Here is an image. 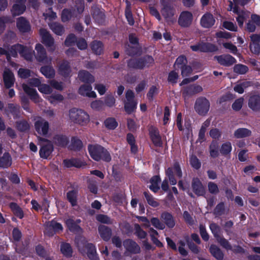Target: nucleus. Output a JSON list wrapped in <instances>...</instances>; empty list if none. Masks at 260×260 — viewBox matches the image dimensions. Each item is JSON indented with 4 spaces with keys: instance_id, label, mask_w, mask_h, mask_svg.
I'll return each instance as SVG.
<instances>
[{
    "instance_id": "1",
    "label": "nucleus",
    "mask_w": 260,
    "mask_h": 260,
    "mask_svg": "<svg viewBox=\"0 0 260 260\" xmlns=\"http://www.w3.org/2000/svg\"><path fill=\"white\" fill-rule=\"evenodd\" d=\"M87 149L90 157L95 161L110 162L111 156L108 150L99 144H89Z\"/></svg>"
},
{
    "instance_id": "2",
    "label": "nucleus",
    "mask_w": 260,
    "mask_h": 260,
    "mask_svg": "<svg viewBox=\"0 0 260 260\" xmlns=\"http://www.w3.org/2000/svg\"><path fill=\"white\" fill-rule=\"evenodd\" d=\"M69 117L75 123L85 125L89 121V116L84 111L73 108L69 110Z\"/></svg>"
},
{
    "instance_id": "3",
    "label": "nucleus",
    "mask_w": 260,
    "mask_h": 260,
    "mask_svg": "<svg viewBox=\"0 0 260 260\" xmlns=\"http://www.w3.org/2000/svg\"><path fill=\"white\" fill-rule=\"evenodd\" d=\"M165 173L172 185H175L177 183L175 175L179 179H181L182 177V170L178 161L175 162L172 167H169L166 170Z\"/></svg>"
},
{
    "instance_id": "4",
    "label": "nucleus",
    "mask_w": 260,
    "mask_h": 260,
    "mask_svg": "<svg viewBox=\"0 0 260 260\" xmlns=\"http://www.w3.org/2000/svg\"><path fill=\"white\" fill-rule=\"evenodd\" d=\"M40 140L46 142L45 144H43L41 146L39 150L40 156L43 159H47L52 155L54 151L53 143L50 140L46 138H40Z\"/></svg>"
},
{
    "instance_id": "5",
    "label": "nucleus",
    "mask_w": 260,
    "mask_h": 260,
    "mask_svg": "<svg viewBox=\"0 0 260 260\" xmlns=\"http://www.w3.org/2000/svg\"><path fill=\"white\" fill-rule=\"evenodd\" d=\"M210 102L205 97L200 96L197 99L194 104V110L200 115H205L209 110Z\"/></svg>"
},
{
    "instance_id": "6",
    "label": "nucleus",
    "mask_w": 260,
    "mask_h": 260,
    "mask_svg": "<svg viewBox=\"0 0 260 260\" xmlns=\"http://www.w3.org/2000/svg\"><path fill=\"white\" fill-rule=\"evenodd\" d=\"M190 49L195 52H213L218 50L217 47L211 43L201 42L194 45H191Z\"/></svg>"
},
{
    "instance_id": "7",
    "label": "nucleus",
    "mask_w": 260,
    "mask_h": 260,
    "mask_svg": "<svg viewBox=\"0 0 260 260\" xmlns=\"http://www.w3.org/2000/svg\"><path fill=\"white\" fill-rule=\"evenodd\" d=\"M34 127L35 131L38 134L42 136H46L47 135L49 129V122L45 119L41 117H38L34 123Z\"/></svg>"
},
{
    "instance_id": "8",
    "label": "nucleus",
    "mask_w": 260,
    "mask_h": 260,
    "mask_svg": "<svg viewBox=\"0 0 260 260\" xmlns=\"http://www.w3.org/2000/svg\"><path fill=\"white\" fill-rule=\"evenodd\" d=\"M201 86L196 84H190L184 87L181 90L183 98L185 100L203 91Z\"/></svg>"
},
{
    "instance_id": "9",
    "label": "nucleus",
    "mask_w": 260,
    "mask_h": 260,
    "mask_svg": "<svg viewBox=\"0 0 260 260\" xmlns=\"http://www.w3.org/2000/svg\"><path fill=\"white\" fill-rule=\"evenodd\" d=\"M36 53L35 54V58L37 61L42 63H51L52 58H48L47 52L44 46L40 44L37 43L35 46Z\"/></svg>"
},
{
    "instance_id": "10",
    "label": "nucleus",
    "mask_w": 260,
    "mask_h": 260,
    "mask_svg": "<svg viewBox=\"0 0 260 260\" xmlns=\"http://www.w3.org/2000/svg\"><path fill=\"white\" fill-rule=\"evenodd\" d=\"M160 4L162 6L161 13L165 19L168 21L174 15L173 7L170 0H160Z\"/></svg>"
},
{
    "instance_id": "11",
    "label": "nucleus",
    "mask_w": 260,
    "mask_h": 260,
    "mask_svg": "<svg viewBox=\"0 0 260 260\" xmlns=\"http://www.w3.org/2000/svg\"><path fill=\"white\" fill-rule=\"evenodd\" d=\"M16 27L20 33H29L31 30L30 22L24 17L20 16L16 19Z\"/></svg>"
},
{
    "instance_id": "12",
    "label": "nucleus",
    "mask_w": 260,
    "mask_h": 260,
    "mask_svg": "<svg viewBox=\"0 0 260 260\" xmlns=\"http://www.w3.org/2000/svg\"><path fill=\"white\" fill-rule=\"evenodd\" d=\"M40 34L42 37V42L46 47L50 48L51 51H54V40L50 33L45 28H41L40 30Z\"/></svg>"
},
{
    "instance_id": "13",
    "label": "nucleus",
    "mask_w": 260,
    "mask_h": 260,
    "mask_svg": "<svg viewBox=\"0 0 260 260\" xmlns=\"http://www.w3.org/2000/svg\"><path fill=\"white\" fill-rule=\"evenodd\" d=\"M193 20L192 14L189 11H183L180 14L178 22L182 27L186 28L189 27L192 23Z\"/></svg>"
},
{
    "instance_id": "14",
    "label": "nucleus",
    "mask_w": 260,
    "mask_h": 260,
    "mask_svg": "<svg viewBox=\"0 0 260 260\" xmlns=\"http://www.w3.org/2000/svg\"><path fill=\"white\" fill-rule=\"evenodd\" d=\"M191 188L193 192L197 196L205 197L206 193V187L203 185L199 178H193L191 181Z\"/></svg>"
},
{
    "instance_id": "15",
    "label": "nucleus",
    "mask_w": 260,
    "mask_h": 260,
    "mask_svg": "<svg viewBox=\"0 0 260 260\" xmlns=\"http://www.w3.org/2000/svg\"><path fill=\"white\" fill-rule=\"evenodd\" d=\"M214 60L217 61L220 65L230 67L236 62V59L230 54H223L214 57Z\"/></svg>"
},
{
    "instance_id": "16",
    "label": "nucleus",
    "mask_w": 260,
    "mask_h": 260,
    "mask_svg": "<svg viewBox=\"0 0 260 260\" xmlns=\"http://www.w3.org/2000/svg\"><path fill=\"white\" fill-rule=\"evenodd\" d=\"M3 77L6 88L10 89L14 86L15 78L11 70L9 69H6L3 73Z\"/></svg>"
},
{
    "instance_id": "17",
    "label": "nucleus",
    "mask_w": 260,
    "mask_h": 260,
    "mask_svg": "<svg viewBox=\"0 0 260 260\" xmlns=\"http://www.w3.org/2000/svg\"><path fill=\"white\" fill-rule=\"evenodd\" d=\"M149 135L152 142L155 147H161L162 146L163 143L161 137L157 128L154 127L150 128L149 130Z\"/></svg>"
},
{
    "instance_id": "18",
    "label": "nucleus",
    "mask_w": 260,
    "mask_h": 260,
    "mask_svg": "<svg viewBox=\"0 0 260 260\" xmlns=\"http://www.w3.org/2000/svg\"><path fill=\"white\" fill-rule=\"evenodd\" d=\"M123 246L127 251L132 254H138L140 252L139 245L133 240L127 239L123 241Z\"/></svg>"
},
{
    "instance_id": "19",
    "label": "nucleus",
    "mask_w": 260,
    "mask_h": 260,
    "mask_svg": "<svg viewBox=\"0 0 260 260\" xmlns=\"http://www.w3.org/2000/svg\"><path fill=\"white\" fill-rule=\"evenodd\" d=\"M215 23V19L213 15L209 12L205 13L200 20L201 25L205 28L212 27Z\"/></svg>"
},
{
    "instance_id": "20",
    "label": "nucleus",
    "mask_w": 260,
    "mask_h": 260,
    "mask_svg": "<svg viewBox=\"0 0 260 260\" xmlns=\"http://www.w3.org/2000/svg\"><path fill=\"white\" fill-rule=\"evenodd\" d=\"M69 138L63 134H56L52 138V143L58 147L65 148L69 143Z\"/></svg>"
},
{
    "instance_id": "21",
    "label": "nucleus",
    "mask_w": 260,
    "mask_h": 260,
    "mask_svg": "<svg viewBox=\"0 0 260 260\" xmlns=\"http://www.w3.org/2000/svg\"><path fill=\"white\" fill-rule=\"evenodd\" d=\"M58 73L61 76L67 78L72 72L70 62L67 60H63L58 66Z\"/></svg>"
},
{
    "instance_id": "22",
    "label": "nucleus",
    "mask_w": 260,
    "mask_h": 260,
    "mask_svg": "<svg viewBox=\"0 0 260 260\" xmlns=\"http://www.w3.org/2000/svg\"><path fill=\"white\" fill-rule=\"evenodd\" d=\"M160 219L168 228H173L176 224L175 220L172 213L167 211L162 212L160 215Z\"/></svg>"
},
{
    "instance_id": "23",
    "label": "nucleus",
    "mask_w": 260,
    "mask_h": 260,
    "mask_svg": "<svg viewBox=\"0 0 260 260\" xmlns=\"http://www.w3.org/2000/svg\"><path fill=\"white\" fill-rule=\"evenodd\" d=\"M124 52L126 55L131 57L140 56L142 54V48L140 46H131L129 44L125 45Z\"/></svg>"
},
{
    "instance_id": "24",
    "label": "nucleus",
    "mask_w": 260,
    "mask_h": 260,
    "mask_svg": "<svg viewBox=\"0 0 260 260\" xmlns=\"http://www.w3.org/2000/svg\"><path fill=\"white\" fill-rule=\"evenodd\" d=\"M86 250V254L90 260H100L99 256L96 252L95 246L91 243H87L85 245Z\"/></svg>"
},
{
    "instance_id": "25",
    "label": "nucleus",
    "mask_w": 260,
    "mask_h": 260,
    "mask_svg": "<svg viewBox=\"0 0 260 260\" xmlns=\"http://www.w3.org/2000/svg\"><path fill=\"white\" fill-rule=\"evenodd\" d=\"M80 81L85 84H92L95 81L94 77L86 70H80L78 73Z\"/></svg>"
},
{
    "instance_id": "26",
    "label": "nucleus",
    "mask_w": 260,
    "mask_h": 260,
    "mask_svg": "<svg viewBox=\"0 0 260 260\" xmlns=\"http://www.w3.org/2000/svg\"><path fill=\"white\" fill-rule=\"evenodd\" d=\"M248 105V107L253 111H260V96L257 94L250 96Z\"/></svg>"
},
{
    "instance_id": "27",
    "label": "nucleus",
    "mask_w": 260,
    "mask_h": 260,
    "mask_svg": "<svg viewBox=\"0 0 260 260\" xmlns=\"http://www.w3.org/2000/svg\"><path fill=\"white\" fill-rule=\"evenodd\" d=\"M90 47L92 52L100 55L104 53V45L101 41L94 40L90 43Z\"/></svg>"
},
{
    "instance_id": "28",
    "label": "nucleus",
    "mask_w": 260,
    "mask_h": 260,
    "mask_svg": "<svg viewBox=\"0 0 260 260\" xmlns=\"http://www.w3.org/2000/svg\"><path fill=\"white\" fill-rule=\"evenodd\" d=\"M98 231L101 238L104 241L108 242L110 240L112 236L111 228L104 225H101L99 226Z\"/></svg>"
},
{
    "instance_id": "29",
    "label": "nucleus",
    "mask_w": 260,
    "mask_h": 260,
    "mask_svg": "<svg viewBox=\"0 0 260 260\" xmlns=\"http://www.w3.org/2000/svg\"><path fill=\"white\" fill-rule=\"evenodd\" d=\"M62 230L63 227L61 223L52 220L48 226L47 233L49 236H52L56 233L61 232Z\"/></svg>"
},
{
    "instance_id": "30",
    "label": "nucleus",
    "mask_w": 260,
    "mask_h": 260,
    "mask_svg": "<svg viewBox=\"0 0 260 260\" xmlns=\"http://www.w3.org/2000/svg\"><path fill=\"white\" fill-rule=\"evenodd\" d=\"M65 224L68 229L72 233L77 234L82 233L83 230L80 225L77 224L72 218H68L65 221Z\"/></svg>"
},
{
    "instance_id": "31",
    "label": "nucleus",
    "mask_w": 260,
    "mask_h": 260,
    "mask_svg": "<svg viewBox=\"0 0 260 260\" xmlns=\"http://www.w3.org/2000/svg\"><path fill=\"white\" fill-rule=\"evenodd\" d=\"M22 88L24 92L29 96L32 101L35 103L39 102V95L36 89L30 87L25 84H23Z\"/></svg>"
},
{
    "instance_id": "32",
    "label": "nucleus",
    "mask_w": 260,
    "mask_h": 260,
    "mask_svg": "<svg viewBox=\"0 0 260 260\" xmlns=\"http://www.w3.org/2000/svg\"><path fill=\"white\" fill-rule=\"evenodd\" d=\"M126 7L125 9V16L129 25L133 26L135 23V20L132 12V4L128 1H125Z\"/></svg>"
},
{
    "instance_id": "33",
    "label": "nucleus",
    "mask_w": 260,
    "mask_h": 260,
    "mask_svg": "<svg viewBox=\"0 0 260 260\" xmlns=\"http://www.w3.org/2000/svg\"><path fill=\"white\" fill-rule=\"evenodd\" d=\"M19 47V54L25 60L31 61L32 60L33 54L31 51L26 46L20 44Z\"/></svg>"
},
{
    "instance_id": "34",
    "label": "nucleus",
    "mask_w": 260,
    "mask_h": 260,
    "mask_svg": "<svg viewBox=\"0 0 260 260\" xmlns=\"http://www.w3.org/2000/svg\"><path fill=\"white\" fill-rule=\"evenodd\" d=\"M12 157L9 152H5L2 157H0V168L7 169L12 165Z\"/></svg>"
},
{
    "instance_id": "35",
    "label": "nucleus",
    "mask_w": 260,
    "mask_h": 260,
    "mask_svg": "<svg viewBox=\"0 0 260 260\" xmlns=\"http://www.w3.org/2000/svg\"><path fill=\"white\" fill-rule=\"evenodd\" d=\"M161 181L159 175H154L150 179L151 185L149 186V188L154 193H156L160 189L159 183Z\"/></svg>"
},
{
    "instance_id": "36",
    "label": "nucleus",
    "mask_w": 260,
    "mask_h": 260,
    "mask_svg": "<svg viewBox=\"0 0 260 260\" xmlns=\"http://www.w3.org/2000/svg\"><path fill=\"white\" fill-rule=\"evenodd\" d=\"M210 156L215 158L219 155V143L216 140H213L209 147Z\"/></svg>"
},
{
    "instance_id": "37",
    "label": "nucleus",
    "mask_w": 260,
    "mask_h": 260,
    "mask_svg": "<svg viewBox=\"0 0 260 260\" xmlns=\"http://www.w3.org/2000/svg\"><path fill=\"white\" fill-rule=\"evenodd\" d=\"M141 60V65L142 70L145 68H148L152 66L154 63V60L153 57L149 55H145L143 56L140 57Z\"/></svg>"
},
{
    "instance_id": "38",
    "label": "nucleus",
    "mask_w": 260,
    "mask_h": 260,
    "mask_svg": "<svg viewBox=\"0 0 260 260\" xmlns=\"http://www.w3.org/2000/svg\"><path fill=\"white\" fill-rule=\"evenodd\" d=\"M126 141L131 146V152L134 154L138 151V146L136 143V139L132 133H128L126 135Z\"/></svg>"
},
{
    "instance_id": "39",
    "label": "nucleus",
    "mask_w": 260,
    "mask_h": 260,
    "mask_svg": "<svg viewBox=\"0 0 260 260\" xmlns=\"http://www.w3.org/2000/svg\"><path fill=\"white\" fill-rule=\"evenodd\" d=\"M40 72L47 78H53L55 75V72L52 66H44L41 67Z\"/></svg>"
},
{
    "instance_id": "40",
    "label": "nucleus",
    "mask_w": 260,
    "mask_h": 260,
    "mask_svg": "<svg viewBox=\"0 0 260 260\" xmlns=\"http://www.w3.org/2000/svg\"><path fill=\"white\" fill-rule=\"evenodd\" d=\"M140 57L131 58L126 60L127 67L129 69L142 70Z\"/></svg>"
},
{
    "instance_id": "41",
    "label": "nucleus",
    "mask_w": 260,
    "mask_h": 260,
    "mask_svg": "<svg viewBox=\"0 0 260 260\" xmlns=\"http://www.w3.org/2000/svg\"><path fill=\"white\" fill-rule=\"evenodd\" d=\"M212 255L217 260H223L224 254L221 250L216 245L212 244L209 248Z\"/></svg>"
},
{
    "instance_id": "42",
    "label": "nucleus",
    "mask_w": 260,
    "mask_h": 260,
    "mask_svg": "<svg viewBox=\"0 0 260 260\" xmlns=\"http://www.w3.org/2000/svg\"><path fill=\"white\" fill-rule=\"evenodd\" d=\"M26 10V6L24 3L15 4L12 8L11 12L13 17L22 14Z\"/></svg>"
},
{
    "instance_id": "43",
    "label": "nucleus",
    "mask_w": 260,
    "mask_h": 260,
    "mask_svg": "<svg viewBox=\"0 0 260 260\" xmlns=\"http://www.w3.org/2000/svg\"><path fill=\"white\" fill-rule=\"evenodd\" d=\"M9 208L13 214L19 219H22L24 217V212L18 204L14 202H11L9 204Z\"/></svg>"
},
{
    "instance_id": "44",
    "label": "nucleus",
    "mask_w": 260,
    "mask_h": 260,
    "mask_svg": "<svg viewBox=\"0 0 260 260\" xmlns=\"http://www.w3.org/2000/svg\"><path fill=\"white\" fill-rule=\"evenodd\" d=\"M7 111L13 115L14 119L19 118L20 116V107L18 105L8 104Z\"/></svg>"
},
{
    "instance_id": "45",
    "label": "nucleus",
    "mask_w": 260,
    "mask_h": 260,
    "mask_svg": "<svg viewBox=\"0 0 260 260\" xmlns=\"http://www.w3.org/2000/svg\"><path fill=\"white\" fill-rule=\"evenodd\" d=\"M251 131L246 128H239L234 132V136L236 138L240 139L249 137L251 135Z\"/></svg>"
},
{
    "instance_id": "46",
    "label": "nucleus",
    "mask_w": 260,
    "mask_h": 260,
    "mask_svg": "<svg viewBox=\"0 0 260 260\" xmlns=\"http://www.w3.org/2000/svg\"><path fill=\"white\" fill-rule=\"evenodd\" d=\"M70 147L72 150L80 151L83 147V143L78 137L75 136L72 137Z\"/></svg>"
},
{
    "instance_id": "47",
    "label": "nucleus",
    "mask_w": 260,
    "mask_h": 260,
    "mask_svg": "<svg viewBox=\"0 0 260 260\" xmlns=\"http://www.w3.org/2000/svg\"><path fill=\"white\" fill-rule=\"evenodd\" d=\"M78 191L73 189L67 193V199L70 202L72 207L77 205Z\"/></svg>"
},
{
    "instance_id": "48",
    "label": "nucleus",
    "mask_w": 260,
    "mask_h": 260,
    "mask_svg": "<svg viewBox=\"0 0 260 260\" xmlns=\"http://www.w3.org/2000/svg\"><path fill=\"white\" fill-rule=\"evenodd\" d=\"M16 128L20 132H26L30 128L28 122L25 119H22L15 122Z\"/></svg>"
},
{
    "instance_id": "49",
    "label": "nucleus",
    "mask_w": 260,
    "mask_h": 260,
    "mask_svg": "<svg viewBox=\"0 0 260 260\" xmlns=\"http://www.w3.org/2000/svg\"><path fill=\"white\" fill-rule=\"evenodd\" d=\"M60 251L62 254L67 257L72 256L73 249L68 243H63L60 245Z\"/></svg>"
},
{
    "instance_id": "50",
    "label": "nucleus",
    "mask_w": 260,
    "mask_h": 260,
    "mask_svg": "<svg viewBox=\"0 0 260 260\" xmlns=\"http://www.w3.org/2000/svg\"><path fill=\"white\" fill-rule=\"evenodd\" d=\"M50 28L58 36H62L64 32L63 26L58 22H53L50 25Z\"/></svg>"
},
{
    "instance_id": "51",
    "label": "nucleus",
    "mask_w": 260,
    "mask_h": 260,
    "mask_svg": "<svg viewBox=\"0 0 260 260\" xmlns=\"http://www.w3.org/2000/svg\"><path fill=\"white\" fill-rule=\"evenodd\" d=\"M232 150V144L230 142L227 141L222 143L219 149V152L223 156H227L231 154Z\"/></svg>"
},
{
    "instance_id": "52",
    "label": "nucleus",
    "mask_w": 260,
    "mask_h": 260,
    "mask_svg": "<svg viewBox=\"0 0 260 260\" xmlns=\"http://www.w3.org/2000/svg\"><path fill=\"white\" fill-rule=\"evenodd\" d=\"M104 124L106 128L110 130L115 129L118 125L117 121L114 117L106 118L104 122Z\"/></svg>"
},
{
    "instance_id": "53",
    "label": "nucleus",
    "mask_w": 260,
    "mask_h": 260,
    "mask_svg": "<svg viewBox=\"0 0 260 260\" xmlns=\"http://www.w3.org/2000/svg\"><path fill=\"white\" fill-rule=\"evenodd\" d=\"M74 10L65 8L62 11L61 14V21L63 22L69 21L73 16Z\"/></svg>"
},
{
    "instance_id": "54",
    "label": "nucleus",
    "mask_w": 260,
    "mask_h": 260,
    "mask_svg": "<svg viewBox=\"0 0 260 260\" xmlns=\"http://www.w3.org/2000/svg\"><path fill=\"white\" fill-rule=\"evenodd\" d=\"M188 61L185 55H180L176 59L173 65L174 68L180 69L182 67L187 64Z\"/></svg>"
},
{
    "instance_id": "55",
    "label": "nucleus",
    "mask_w": 260,
    "mask_h": 260,
    "mask_svg": "<svg viewBox=\"0 0 260 260\" xmlns=\"http://www.w3.org/2000/svg\"><path fill=\"white\" fill-rule=\"evenodd\" d=\"M137 103L135 101H127L124 103L125 111L128 114L134 112L137 108Z\"/></svg>"
},
{
    "instance_id": "56",
    "label": "nucleus",
    "mask_w": 260,
    "mask_h": 260,
    "mask_svg": "<svg viewBox=\"0 0 260 260\" xmlns=\"http://www.w3.org/2000/svg\"><path fill=\"white\" fill-rule=\"evenodd\" d=\"M179 77L178 73L175 70L171 71L168 74L167 79L168 82L172 85H174L177 83Z\"/></svg>"
},
{
    "instance_id": "57",
    "label": "nucleus",
    "mask_w": 260,
    "mask_h": 260,
    "mask_svg": "<svg viewBox=\"0 0 260 260\" xmlns=\"http://www.w3.org/2000/svg\"><path fill=\"white\" fill-rule=\"evenodd\" d=\"M143 194L149 205L153 207H157L159 206V203L155 201L153 196L148 191H144Z\"/></svg>"
},
{
    "instance_id": "58",
    "label": "nucleus",
    "mask_w": 260,
    "mask_h": 260,
    "mask_svg": "<svg viewBox=\"0 0 260 260\" xmlns=\"http://www.w3.org/2000/svg\"><path fill=\"white\" fill-rule=\"evenodd\" d=\"M134 226L135 230V234L138 238L140 239H145L147 235V233L144 231L138 223L135 224Z\"/></svg>"
},
{
    "instance_id": "59",
    "label": "nucleus",
    "mask_w": 260,
    "mask_h": 260,
    "mask_svg": "<svg viewBox=\"0 0 260 260\" xmlns=\"http://www.w3.org/2000/svg\"><path fill=\"white\" fill-rule=\"evenodd\" d=\"M248 71V67L244 64H237L234 67V72L238 74L243 75L246 74Z\"/></svg>"
},
{
    "instance_id": "60",
    "label": "nucleus",
    "mask_w": 260,
    "mask_h": 260,
    "mask_svg": "<svg viewBox=\"0 0 260 260\" xmlns=\"http://www.w3.org/2000/svg\"><path fill=\"white\" fill-rule=\"evenodd\" d=\"M91 84H84L80 86L78 90L79 94L86 96L88 92L92 90Z\"/></svg>"
},
{
    "instance_id": "61",
    "label": "nucleus",
    "mask_w": 260,
    "mask_h": 260,
    "mask_svg": "<svg viewBox=\"0 0 260 260\" xmlns=\"http://www.w3.org/2000/svg\"><path fill=\"white\" fill-rule=\"evenodd\" d=\"M77 40V38L74 34H70L67 36L64 41V45L67 47H70L74 45Z\"/></svg>"
},
{
    "instance_id": "62",
    "label": "nucleus",
    "mask_w": 260,
    "mask_h": 260,
    "mask_svg": "<svg viewBox=\"0 0 260 260\" xmlns=\"http://www.w3.org/2000/svg\"><path fill=\"white\" fill-rule=\"evenodd\" d=\"M225 206L224 202L218 203L214 209V214L216 216H220L224 213Z\"/></svg>"
},
{
    "instance_id": "63",
    "label": "nucleus",
    "mask_w": 260,
    "mask_h": 260,
    "mask_svg": "<svg viewBox=\"0 0 260 260\" xmlns=\"http://www.w3.org/2000/svg\"><path fill=\"white\" fill-rule=\"evenodd\" d=\"M104 103L108 107H113L115 104V99L113 95L112 94L106 95L104 98Z\"/></svg>"
},
{
    "instance_id": "64",
    "label": "nucleus",
    "mask_w": 260,
    "mask_h": 260,
    "mask_svg": "<svg viewBox=\"0 0 260 260\" xmlns=\"http://www.w3.org/2000/svg\"><path fill=\"white\" fill-rule=\"evenodd\" d=\"M64 98L62 95L60 93H52L48 98V101L50 103L54 104L56 102H60L62 101Z\"/></svg>"
}]
</instances>
